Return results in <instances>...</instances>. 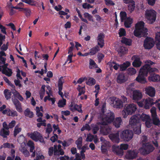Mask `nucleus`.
<instances>
[{"instance_id":"obj_49","label":"nucleus","mask_w":160,"mask_h":160,"mask_svg":"<svg viewBox=\"0 0 160 160\" xmlns=\"http://www.w3.org/2000/svg\"><path fill=\"white\" fill-rule=\"evenodd\" d=\"M100 50V49L98 46H96L95 47L92 48L90 50V55H92L95 54L98 51Z\"/></svg>"},{"instance_id":"obj_22","label":"nucleus","mask_w":160,"mask_h":160,"mask_svg":"<svg viewBox=\"0 0 160 160\" xmlns=\"http://www.w3.org/2000/svg\"><path fill=\"white\" fill-rule=\"evenodd\" d=\"M4 64H2L1 65V68L2 72L5 74L7 76L10 77L11 76L12 73V72L11 69H9L7 67L8 64H7L4 66Z\"/></svg>"},{"instance_id":"obj_47","label":"nucleus","mask_w":160,"mask_h":160,"mask_svg":"<svg viewBox=\"0 0 160 160\" xmlns=\"http://www.w3.org/2000/svg\"><path fill=\"white\" fill-rule=\"evenodd\" d=\"M20 150L25 157H27L29 156L30 155L29 152L26 148L22 147H21Z\"/></svg>"},{"instance_id":"obj_2","label":"nucleus","mask_w":160,"mask_h":160,"mask_svg":"<svg viewBox=\"0 0 160 160\" xmlns=\"http://www.w3.org/2000/svg\"><path fill=\"white\" fill-rule=\"evenodd\" d=\"M137 108V106L133 103L126 105L122 112L123 117L125 118L128 115L132 114L136 111Z\"/></svg>"},{"instance_id":"obj_30","label":"nucleus","mask_w":160,"mask_h":160,"mask_svg":"<svg viewBox=\"0 0 160 160\" xmlns=\"http://www.w3.org/2000/svg\"><path fill=\"white\" fill-rule=\"evenodd\" d=\"M122 120L121 117H117L113 121V124L116 128H119L122 123Z\"/></svg>"},{"instance_id":"obj_39","label":"nucleus","mask_w":160,"mask_h":160,"mask_svg":"<svg viewBox=\"0 0 160 160\" xmlns=\"http://www.w3.org/2000/svg\"><path fill=\"white\" fill-rule=\"evenodd\" d=\"M132 22V19L130 18H127L125 20L124 25L126 28H130L131 26V24Z\"/></svg>"},{"instance_id":"obj_37","label":"nucleus","mask_w":160,"mask_h":160,"mask_svg":"<svg viewBox=\"0 0 160 160\" xmlns=\"http://www.w3.org/2000/svg\"><path fill=\"white\" fill-rule=\"evenodd\" d=\"M25 141L26 139L25 137L22 135H20L18 138V141L21 144V147L25 146Z\"/></svg>"},{"instance_id":"obj_36","label":"nucleus","mask_w":160,"mask_h":160,"mask_svg":"<svg viewBox=\"0 0 160 160\" xmlns=\"http://www.w3.org/2000/svg\"><path fill=\"white\" fill-rule=\"evenodd\" d=\"M9 134V131L8 130L4 128L1 129L0 131V135L4 138L8 135Z\"/></svg>"},{"instance_id":"obj_59","label":"nucleus","mask_w":160,"mask_h":160,"mask_svg":"<svg viewBox=\"0 0 160 160\" xmlns=\"http://www.w3.org/2000/svg\"><path fill=\"white\" fill-rule=\"evenodd\" d=\"M102 131L104 134L107 135L110 132L111 128L108 126H106L102 130Z\"/></svg>"},{"instance_id":"obj_21","label":"nucleus","mask_w":160,"mask_h":160,"mask_svg":"<svg viewBox=\"0 0 160 160\" xmlns=\"http://www.w3.org/2000/svg\"><path fill=\"white\" fill-rule=\"evenodd\" d=\"M54 155H62L64 154V152L63 150L61 148V146L58 145V146L54 145Z\"/></svg>"},{"instance_id":"obj_57","label":"nucleus","mask_w":160,"mask_h":160,"mask_svg":"<svg viewBox=\"0 0 160 160\" xmlns=\"http://www.w3.org/2000/svg\"><path fill=\"white\" fill-rule=\"evenodd\" d=\"M72 142V140L71 139H69L67 141H64L62 143V146L64 147H68L69 146Z\"/></svg>"},{"instance_id":"obj_54","label":"nucleus","mask_w":160,"mask_h":160,"mask_svg":"<svg viewBox=\"0 0 160 160\" xmlns=\"http://www.w3.org/2000/svg\"><path fill=\"white\" fill-rule=\"evenodd\" d=\"M82 138L79 137L76 142V143L77 146L78 148L80 149L82 145Z\"/></svg>"},{"instance_id":"obj_17","label":"nucleus","mask_w":160,"mask_h":160,"mask_svg":"<svg viewBox=\"0 0 160 160\" xmlns=\"http://www.w3.org/2000/svg\"><path fill=\"white\" fill-rule=\"evenodd\" d=\"M100 140L102 142V145L101 146V150L102 153H106L107 151L108 147L109 146V142L105 140L104 138L102 137Z\"/></svg>"},{"instance_id":"obj_19","label":"nucleus","mask_w":160,"mask_h":160,"mask_svg":"<svg viewBox=\"0 0 160 160\" xmlns=\"http://www.w3.org/2000/svg\"><path fill=\"white\" fill-rule=\"evenodd\" d=\"M120 131L116 134H112L109 135V137L110 139L113 142L118 143L120 142Z\"/></svg>"},{"instance_id":"obj_18","label":"nucleus","mask_w":160,"mask_h":160,"mask_svg":"<svg viewBox=\"0 0 160 160\" xmlns=\"http://www.w3.org/2000/svg\"><path fill=\"white\" fill-rule=\"evenodd\" d=\"M138 123H140L137 116L134 115L131 118L129 121V125L132 128L138 125Z\"/></svg>"},{"instance_id":"obj_16","label":"nucleus","mask_w":160,"mask_h":160,"mask_svg":"<svg viewBox=\"0 0 160 160\" xmlns=\"http://www.w3.org/2000/svg\"><path fill=\"white\" fill-rule=\"evenodd\" d=\"M142 97V92L139 90H134L132 93V99L135 101L141 99Z\"/></svg>"},{"instance_id":"obj_5","label":"nucleus","mask_w":160,"mask_h":160,"mask_svg":"<svg viewBox=\"0 0 160 160\" xmlns=\"http://www.w3.org/2000/svg\"><path fill=\"white\" fill-rule=\"evenodd\" d=\"M157 14V12L152 9L147 10L146 11L145 16L149 23L152 24L155 22Z\"/></svg>"},{"instance_id":"obj_44","label":"nucleus","mask_w":160,"mask_h":160,"mask_svg":"<svg viewBox=\"0 0 160 160\" xmlns=\"http://www.w3.org/2000/svg\"><path fill=\"white\" fill-rule=\"evenodd\" d=\"M121 42L126 45H130L131 43V40L126 38H123L121 40Z\"/></svg>"},{"instance_id":"obj_9","label":"nucleus","mask_w":160,"mask_h":160,"mask_svg":"<svg viewBox=\"0 0 160 160\" xmlns=\"http://www.w3.org/2000/svg\"><path fill=\"white\" fill-rule=\"evenodd\" d=\"M154 149L153 146L149 143H143L140 148V152L143 155L148 154L152 152Z\"/></svg>"},{"instance_id":"obj_24","label":"nucleus","mask_w":160,"mask_h":160,"mask_svg":"<svg viewBox=\"0 0 160 160\" xmlns=\"http://www.w3.org/2000/svg\"><path fill=\"white\" fill-rule=\"evenodd\" d=\"M148 78V80L150 82H158L160 81V76L157 74H151Z\"/></svg>"},{"instance_id":"obj_46","label":"nucleus","mask_w":160,"mask_h":160,"mask_svg":"<svg viewBox=\"0 0 160 160\" xmlns=\"http://www.w3.org/2000/svg\"><path fill=\"white\" fill-rule=\"evenodd\" d=\"M96 81L94 79L92 78H89L86 82L87 84L89 86H92L95 84Z\"/></svg>"},{"instance_id":"obj_10","label":"nucleus","mask_w":160,"mask_h":160,"mask_svg":"<svg viewBox=\"0 0 160 160\" xmlns=\"http://www.w3.org/2000/svg\"><path fill=\"white\" fill-rule=\"evenodd\" d=\"M110 104L116 108H121L123 106V102L121 100L115 97H112L109 98Z\"/></svg>"},{"instance_id":"obj_56","label":"nucleus","mask_w":160,"mask_h":160,"mask_svg":"<svg viewBox=\"0 0 160 160\" xmlns=\"http://www.w3.org/2000/svg\"><path fill=\"white\" fill-rule=\"evenodd\" d=\"M22 129L20 127H19L18 125H17L15 128L14 135V136H16L21 131Z\"/></svg>"},{"instance_id":"obj_43","label":"nucleus","mask_w":160,"mask_h":160,"mask_svg":"<svg viewBox=\"0 0 160 160\" xmlns=\"http://www.w3.org/2000/svg\"><path fill=\"white\" fill-rule=\"evenodd\" d=\"M24 113L25 116L30 118H32L33 116V112L30 111L29 108L26 109L25 110Z\"/></svg>"},{"instance_id":"obj_29","label":"nucleus","mask_w":160,"mask_h":160,"mask_svg":"<svg viewBox=\"0 0 160 160\" xmlns=\"http://www.w3.org/2000/svg\"><path fill=\"white\" fill-rule=\"evenodd\" d=\"M104 35L103 34L100 33L98 35L97 39L98 45L101 48H102L104 45L103 38Z\"/></svg>"},{"instance_id":"obj_20","label":"nucleus","mask_w":160,"mask_h":160,"mask_svg":"<svg viewBox=\"0 0 160 160\" xmlns=\"http://www.w3.org/2000/svg\"><path fill=\"white\" fill-rule=\"evenodd\" d=\"M81 107V105H78L75 103H72L69 105V109L72 112H74L76 110L79 112H82Z\"/></svg>"},{"instance_id":"obj_14","label":"nucleus","mask_w":160,"mask_h":160,"mask_svg":"<svg viewBox=\"0 0 160 160\" xmlns=\"http://www.w3.org/2000/svg\"><path fill=\"white\" fill-rule=\"evenodd\" d=\"M138 153L137 151L136 150L128 151L125 157L127 159H132L137 157Z\"/></svg>"},{"instance_id":"obj_35","label":"nucleus","mask_w":160,"mask_h":160,"mask_svg":"<svg viewBox=\"0 0 160 160\" xmlns=\"http://www.w3.org/2000/svg\"><path fill=\"white\" fill-rule=\"evenodd\" d=\"M141 124L138 123V125L133 127V130L136 134H139L141 133Z\"/></svg>"},{"instance_id":"obj_8","label":"nucleus","mask_w":160,"mask_h":160,"mask_svg":"<svg viewBox=\"0 0 160 160\" xmlns=\"http://www.w3.org/2000/svg\"><path fill=\"white\" fill-rule=\"evenodd\" d=\"M128 146V144L125 143L121 144L120 147L119 146L114 145L112 146V151L118 155L122 156L123 154V150H127Z\"/></svg>"},{"instance_id":"obj_53","label":"nucleus","mask_w":160,"mask_h":160,"mask_svg":"<svg viewBox=\"0 0 160 160\" xmlns=\"http://www.w3.org/2000/svg\"><path fill=\"white\" fill-rule=\"evenodd\" d=\"M145 65V66L150 68L151 67V66H152L153 65L155 64V62H153L150 60H147L144 62Z\"/></svg>"},{"instance_id":"obj_38","label":"nucleus","mask_w":160,"mask_h":160,"mask_svg":"<svg viewBox=\"0 0 160 160\" xmlns=\"http://www.w3.org/2000/svg\"><path fill=\"white\" fill-rule=\"evenodd\" d=\"M134 83H133L128 85L127 88V92L128 95H129L131 94V92L134 89Z\"/></svg>"},{"instance_id":"obj_64","label":"nucleus","mask_w":160,"mask_h":160,"mask_svg":"<svg viewBox=\"0 0 160 160\" xmlns=\"http://www.w3.org/2000/svg\"><path fill=\"white\" fill-rule=\"evenodd\" d=\"M152 118L153 124L156 125H158L160 124V121L157 116L153 117Z\"/></svg>"},{"instance_id":"obj_12","label":"nucleus","mask_w":160,"mask_h":160,"mask_svg":"<svg viewBox=\"0 0 160 160\" xmlns=\"http://www.w3.org/2000/svg\"><path fill=\"white\" fill-rule=\"evenodd\" d=\"M47 88L48 91H46V92L48 95L45 97L44 100V101L46 102L47 100H48L49 101H51L52 102V103L53 104L55 102V99L53 97L52 94L51 92V88L49 86H47Z\"/></svg>"},{"instance_id":"obj_52","label":"nucleus","mask_w":160,"mask_h":160,"mask_svg":"<svg viewBox=\"0 0 160 160\" xmlns=\"http://www.w3.org/2000/svg\"><path fill=\"white\" fill-rule=\"evenodd\" d=\"M45 86L43 85L41 88L40 92V95L41 99H42L45 94Z\"/></svg>"},{"instance_id":"obj_58","label":"nucleus","mask_w":160,"mask_h":160,"mask_svg":"<svg viewBox=\"0 0 160 160\" xmlns=\"http://www.w3.org/2000/svg\"><path fill=\"white\" fill-rule=\"evenodd\" d=\"M97 67V65L96 64L94 61L92 59L89 60V68L92 69L96 68Z\"/></svg>"},{"instance_id":"obj_40","label":"nucleus","mask_w":160,"mask_h":160,"mask_svg":"<svg viewBox=\"0 0 160 160\" xmlns=\"http://www.w3.org/2000/svg\"><path fill=\"white\" fill-rule=\"evenodd\" d=\"M128 3H129L128 10L130 12H132L135 9V2L134 1L132 0Z\"/></svg>"},{"instance_id":"obj_45","label":"nucleus","mask_w":160,"mask_h":160,"mask_svg":"<svg viewBox=\"0 0 160 160\" xmlns=\"http://www.w3.org/2000/svg\"><path fill=\"white\" fill-rule=\"evenodd\" d=\"M137 116L138 118H140V119L143 121H145L150 118V117L148 115L144 113H142L141 116L138 115Z\"/></svg>"},{"instance_id":"obj_23","label":"nucleus","mask_w":160,"mask_h":160,"mask_svg":"<svg viewBox=\"0 0 160 160\" xmlns=\"http://www.w3.org/2000/svg\"><path fill=\"white\" fill-rule=\"evenodd\" d=\"M27 145L30 148V151L32 152L31 155V157H34L35 156V151H33L35 149L34 144L33 141L30 140H29L27 143Z\"/></svg>"},{"instance_id":"obj_1","label":"nucleus","mask_w":160,"mask_h":160,"mask_svg":"<svg viewBox=\"0 0 160 160\" xmlns=\"http://www.w3.org/2000/svg\"><path fill=\"white\" fill-rule=\"evenodd\" d=\"M147 31V29L144 27V22L140 21L136 25L134 34L136 37H140L146 35Z\"/></svg>"},{"instance_id":"obj_31","label":"nucleus","mask_w":160,"mask_h":160,"mask_svg":"<svg viewBox=\"0 0 160 160\" xmlns=\"http://www.w3.org/2000/svg\"><path fill=\"white\" fill-rule=\"evenodd\" d=\"M149 72V68L144 65L140 69L139 73L143 75L144 76H147Z\"/></svg>"},{"instance_id":"obj_27","label":"nucleus","mask_w":160,"mask_h":160,"mask_svg":"<svg viewBox=\"0 0 160 160\" xmlns=\"http://www.w3.org/2000/svg\"><path fill=\"white\" fill-rule=\"evenodd\" d=\"M145 77V76H144L143 75L139 73V74L136 78L135 80L138 82L142 84H144L147 83V82Z\"/></svg>"},{"instance_id":"obj_11","label":"nucleus","mask_w":160,"mask_h":160,"mask_svg":"<svg viewBox=\"0 0 160 160\" xmlns=\"http://www.w3.org/2000/svg\"><path fill=\"white\" fill-rule=\"evenodd\" d=\"M160 134L159 131L155 130L151 133V139L153 144L156 147L158 146V140Z\"/></svg>"},{"instance_id":"obj_41","label":"nucleus","mask_w":160,"mask_h":160,"mask_svg":"<svg viewBox=\"0 0 160 160\" xmlns=\"http://www.w3.org/2000/svg\"><path fill=\"white\" fill-rule=\"evenodd\" d=\"M64 82V80L63 79V77H60L58 81V89L60 90H62V85Z\"/></svg>"},{"instance_id":"obj_28","label":"nucleus","mask_w":160,"mask_h":160,"mask_svg":"<svg viewBox=\"0 0 160 160\" xmlns=\"http://www.w3.org/2000/svg\"><path fill=\"white\" fill-rule=\"evenodd\" d=\"M35 154H36V159L33 160H43L44 159L45 157L42 154L39 148H37L36 149Z\"/></svg>"},{"instance_id":"obj_63","label":"nucleus","mask_w":160,"mask_h":160,"mask_svg":"<svg viewBox=\"0 0 160 160\" xmlns=\"http://www.w3.org/2000/svg\"><path fill=\"white\" fill-rule=\"evenodd\" d=\"M84 17L87 18L89 21L92 22H94L92 16L88 13H84Z\"/></svg>"},{"instance_id":"obj_6","label":"nucleus","mask_w":160,"mask_h":160,"mask_svg":"<svg viewBox=\"0 0 160 160\" xmlns=\"http://www.w3.org/2000/svg\"><path fill=\"white\" fill-rule=\"evenodd\" d=\"M114 114L110 111H109L106 115L103 114L102 116V122L101 124L103 125H107L108 123H111L114 120Z\"/></svg>"},{"instance_id":"obj_60","label":"nucleus","mask_w":160,"mask_h":160,"mask_svg":"<svg viewBox=\"0 0 160 160\" xmlns=\"http://www.w3.org/2000/svg\"><path fill=\"white\" fill-rule=\"evenodd\" d=\"M120 16L121 20L122 22L126 20L127 18H126L127 14L124 12H122L120 13Z\"/></svg>"},{"instance_id":"obj_50","label":"nucleus","mask_w":160,"mask_h":160,"mask_svg":"<svg viewBox=\"0 0 160 160\" xmlns=\"http://www.w3.org/2000/svg\"><path fill=\"white\" fill-rule=\"evenodd\" d=\"M36 115L38 117H42V116L43 114L41 112V111H43L42 107H41L40 108L38 107H36Z\"/></svg>"},{"instance_id":"obj_4","label":"nucleus","mask_w":160,"mask_h":160,"mask_svg":"<svg viewBox=\"0 0 160 160\" xmlns=\"http://www.w3.org/2000/svg\"><path fill=\"white\" fill-rule=\"evenodd\" d=\"M120 138L125 142H129L133 138L132 131L128 130H121L119 132Z\"/></svg>"},{"instance_id":"obj_25","label":"nucleus","mask_w":160,"mask_h":160,"mask_svg":"<svg viewBox=\"0 0 160 160\" xmlns=\"http://www.w3.org/2000/svg\"><path fill=\"white\" fill-rule=\"evenodd\" d=\"M132 59H134L132 64L133 66L136 67H138L140 66L142 64V62L140 61V58L137 56H133Z\"/></svg>"},{"instance_id":"obj_51","label":"nucleus","mask_w":160,"mask_h":160,"mask_svg":"<svg viewBox=\"0 0 160 160\" xmlns=\"http://www.w3.org/2000/svg\"><path fill=\"white\" fill-rule=\"evenodd\" d=\"M4 94L7 99H8L11 98V93L10 91L8 89H5L4 91Z\"/></svg>"},{"instance_id":"obj_62","label":"nucleus","mask_w":160,"mask_h":160,"mask_svg":"<svg viewBox=\"0 0 160 160\" xmlns=\"http://www.w3.org/2000/svg\"><path fill=\"white\" fill-rule=\"evenodd\" d=\"M78 89L79 92L78 94V96L81 95L82 94H84L85 92V88L84 87H81L79 85L78 86Z\"/></svg>"},{"instance_id":"obj_26","label":"nucleus","mask_w":160,"mask_h":160,"mask_svg":"<svg viewBox=\"0 0 160 160\" xmlns=\"http://www.w3.org/2000/svg\"><path fill=\"white\" fill-rule=\"evenodd\" d=\"M5 115H6L8 116L12 117H17L18 114L16 111L13 110H11L9 108H7V110L4 112Z\"/></svg>"},{"instance_id":"obj_34","label":"nucleus","mask_w":160,"mask_h":160,"mask_svg":"<svg viewBox=\"0 0 160 160\" xmlns=\"http://www.w3.org/2000/svg\"><path fill=\"white\" fill-rule=\"evenodd\" d=\"M127 79L123 74H119L117 78V82L119 83L124 82Z\"/></svg>"},{"instance_id":"obj_42","label":"nucleus","mask_w":160,"mask_h":160,"mask_svg":"<svg viewBox=\"0 0 160 160\" xmlns=\"http://www.w3.org/2000/svg\"><path fill=\"white\" fill-rule=\"evenodd\" d=\"M130 65V63L128 61L120 65V68L121 70H125Z\"/></svg>"},{"instance_id":"obj_55","label":"nucleus","mask_w":160,"mask_h":160,"mask_svg":"<svg viewBox=\"0 0 160 160\" xmlns=\"http://www.w3.org/2000/svg\"><path fill=\"white\" fill-rule=\"evenodd\" d=\"M108 64L111 66V67H113L115 70H117L119 67H120V65L114 62H110L108 63Z\"/></svg>"},{"instance_id":"obj_33","label":"nucleus","mask_w":160,"mask_h":160,"mask_svg":"<svg viewBox=\"0 0 160 160\" xmlns=\"http://www.w3.org/2000/svg\"><path fill=\"white\" fill-rule=\"evenodd\" d=\"M118 53L121 56L125 54L128 52V49L124 47H120L117 50Z\"/></svg>"},{"instance_id":"obj_15","label":"nucleus","mask_w":160,"mask_h":160,"mask_svg":"<svg viewBox=\"0 0 160 160\" xmlns=\"http://www.w3.org/2000/svg\"><path fill=\"white\" fill-rule=\"evenodd\" d=\"M145 93L151 97L155 96L156 90L155 88L151 86H148L145 88Z\"/></svg>"},{"instance_id":"obj_48","label":"nucleus","mask_w":160,"mask_h":160,"mask_svg":"<svg viewBox=\"0 0 160 160\" xmlns=\"http://www.w3.org/2000/svg\"><path fill=\"white\" fill-rule=\"evenodd\" d=\"M12 93L20 101H22L23 100V98L16 90H14L12 91Z\"/></svg>"},{"instance_id":"obj_32","label":"nucleus","mask_w":160,"mask_h":160,"mask_svg":"<svg viewBox=\"0 0 160 160\" xmlns=\"http://www.w3.org/2000/svg\"><path fill=\"white\" fill-rule=\"evenodd\" d=\"M13 102L15 105L16 110L19 112H22L23 111V109L22 107L21 104L19 101L17 100L13 101Z\"/></svg>"},{"instance_id":"obj_61","label":"nucleus","mask_w":160,"mask_h":160,"mask_svg":"<svg viewBox=\"0 0 160 160\" xmlns=\"http://www.w3.org/2000/svg\"><path fill=\"white\" fill-rule=\"evenodd\" d=\"M66 104V100L63 98L62 100H59L58 103V106L59 107H62Z\"/></svg>"},{"instance_id":"obj_13","label":"nucleus","mask_w":160,"mask_h":160,"mask_svg":"<svg viewBox=\"0 0 160 160\" xmlns=\"http://www.w3.org/2000/svg\"><path fill=\"white\" fill-rule=\"evenodd\" d=\"M153 39L151 38H147L144 41V46L145 48L150 49L154 45Z\"/></svg>"},{"instance_id":"obj_7","label":"nucleus","mask_w":160,"mask_h":160,"mask_svg":"<svg viewBox=\"0 0 160 160\" xmlns=\"http://www.w3.org/2000/svg\"><path fill=\"white\" fill-rule=\"evenodd\" d=\"M153 99L148 98L143 99L142 101L138 102V104L140 107H144L146 109H149L151 106L154 104Z\"/></svg>"},{"instance_id":"obj_3","label":"nucleus","mask_w":160,"mask_h":160,"mask_svg":"<svg viewBox=\"0 0 160 160\" xmlns=\"http://www.w3.org/2000/svg\"><path fill=\"white\" fill-rule=\"evenodd\" d=\"M27 135L35 142L39 141L43 144L45 143V141L42 135L37 131L28 132L27 133Z\"/></svg>"}]
</instances>
